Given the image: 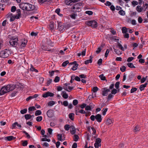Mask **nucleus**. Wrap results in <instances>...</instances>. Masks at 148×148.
Wrapping results in <instances>:
<instances>
[{"label": "nucleus", "mask_w": 148, "mask_h": 148, "mask_svg": "<svg viewBox=\"0 0 148 148\" xmlns=\"http://www.w3.org/2000/svg\"><path fill=\"white\" fill-rule=\"evenodd\" d=\"M10 53V51L5 49L1 51L0 52V57L3 58H7L8 57Z\"/></svg>", "instance_id": "nucleus-4"}, {"label": "nucleus", "mask_w": 148, "mask_h": 148, "mask_svg": "<svg viewBox=\"0 0 148 148\" xmlns=\"http://www.w3.org/2000/svg\"><path fill=\"white\" fill-rule=\"evenodd\" d=\"M92 61V56H90L89 59L85 61L84 63L86 64H88L89 63H91Z\"/></svg>", "instance_id": "nucleus-20"}, {"label": "nucleus", "mask_w": 148, "mask_h": 148, "mask_svg": "<svg viewBox=\"0 0 148 148\" xmlns=\"http://www.w3.org/2000/svg\"><path fill=\"white\" fill-rule=\"evenodd\" d=\"M136 9L138 12H140L142 11L143 8L140 6L138 5L137 6Z\"/></svg>", "instance_id": "nucleus-32"}, {"label": "nucleus", "mask_w": 148, "mask_h": 148, "mask_svg": "<svg viewBox=\"0 0 148 148\" xmlns=\"http://www.w3.org/2000/svg\"><path fill=\"white\" fill-rule=\"evenodd\" d=\"M70 132L72 134H74L75 133L76 129L74 126L71 125L70 127Z\"/></svg>", "instance_id": "nucleus-17"}, {"label": "nucleus", "mask_w": 148, "mask_h": 148, "mask_svg": "<svg viewBox=\"0 0 148 148\" xmlns=\"http://www.w3.org/2000/svg\"><path fill=\"white\" fill-rule=\"evenodd\" d=\"M109 52V50L108 49H107L105 53V57L107 58V57Z\"/></svg>", "instance_id": "nucleus-58"}, {"label": "nucleus", "mask_w": 148, "mask_h": 148, "mask_svg": "<svg viewBox=\"0 0 148 148\" xmlns=\"http://www.w3.org/2000/svg\"><path fill=\"white\" fill-rule=\"evenodd\" d=\"M70 127L69 125L66 124L64 126V129L66 131H68L69 130Z\"/></svg>", "instance_id": "nucleus-43"}, {"label": "nucleus", "mask_w": 148, "mask_h": 148, "mask_svg": "<svg viewBox=\"0 0 148 148\" xmlns=\"http://www.w3.org/2000/svg\"><path fill=\"white\" fill-rule=\"evenodd\" d=\"M38 18L37 16H32L30 18V21L32 22H34L36 21Z\"/></svg>", "instance_id": "nucleus-22"}, {"label": "nucleus", "mask_w": 148, "mask_h": 148, "mask_svg": "<svg viewBox=\"0 0 148 148\" xmlns=\"http://www.w3.org/2000/svg\"><path fill=\"white\" fill-rule=\"evenodd\" d=\"M52 82V79H49L47 82V86H49L50 84Z\"/></svg>", "instance_id": "nucleus-55"}, {"label": "nucleus", "mask_w": 148, "mask_h": 148, "mask_svg": "<svg viewBox=\"0 0 148 148\" xmlns=\"http://www.w3.org/2000/svg\"><path fill=\"white\" fill-rule=\"evenodd\" d=\"M4 138L5 140H7L8 141H10L11 140H14L15 138L14 137L12 136L5 137Z\"/></svg>", "instance_id": "nucleus-21"}, {"label": "nucleus", "mask_w": 148, "mask_h": 148, "mask_svg": "<svg viewBox=\"0 0 148 148\" xmlns=\"http://www.w3.org/2000/svg\"><path fill=\"white\" fill-rule=\"evenodd\" d=\"M35 8L34 5L27 3V11H31L34 10Z\"/></svg>", "instance_id": "nucleus-10"}, {"label": "nucleus", "mask_w": 148, "mask_h": 148, "mask_svg": "<svg viewBox=\"0 0 148 148\" xmlns=\"http://www.w3.org/2000/svg\"><path fill=\"white\" fill-rule=\"evenodd\" d=\"M117 90L116 89L114 88L112 90L111 94L115 95L117 93Z\"/></svg>", "instance_id": "nucleus-64"}, {"label": "nucleus", "mask_w": 148, "mask_h": 148, "mask_svg": "<svg viewBox=\"0 0 148 148\" xmlns=\"http://www.w3.org/2000/svg\"><path fill=\"white\" fill-rule=\"evenodd\" d=\"M114 51L118 55H120L122 54V52L120 51L119 50L114 48Z\"/></svg>", "instance_id": "nucleus-29"}, {"label": "nucleus", "mask_w": 148, "mask_h": 148, "mask_svg": "<svg viewBox=\"0 0 148 148\" xmlns=\"http://www.w3.org/2000/svg\"><path fill=\"white\" fill-rule=\"evenodd\" d=\"M41 112L40 110H37L36 111L35 115L36 116H37L41 115Z\"/></svg>", "instance_id": "nucleus-34"}, {"label": "nucleus", "mask_w": 148, "mask_h": 148, "mask_svg": "<svg viewBox=\"0 0 148 148\" xmlns=\"http://www.w3.org/2000/svg\"><path fill=\"white\" fill-rule=\"evenodd\" d=\"M85 109L86 110H91V108L89 106H86Z\"/></svg>", "instance_id": "nucleus-63"}, {"label": "nucleus", "mask_w": 148, "mask_h": 148, "mask_svg": "<svg viewBox=\"0 0 148 148\" xmlns=\"http://www.w3.org/2000/svg\"><path fill=\"white\" fill-rule=\"evenodd\" d=\"M119 13L121 15L124 16L125 14V12L123 10H121L119 12Z\"/></svg>", "instance_id": "nucleus-39"}, {"label": "nucleus", "mask_w": 148, "mask_h": 148, "mask_svg": "<svg viewBox=\"0 0 148 148\" xmlns=\"http://www.w3.org/2000/svg\"><path fill=\"white\" fill-rule=\"evenodd\" d=\"M107 108H104L103 109L102 112L103 115H104L106 114V112H107Z\"/></svg>", "instance_id": "nucleus-59"}, {"label": "nucleus", "mask_w": 148, "mask_h": 148, "mask_svg": "<svg viewBox=\"0 0 148 148\" xmlns=\"http://www.w3.org/2000/svg\"><path fill=\"white\" fill-rule=\"evenodd\" d=\"M88 25L91 26L93 27H97V23L95 21H90L88 22Z\"/></svg>", "instance_id": "nucleus-6"}, {"label": "nucleus", "mask_w": 148, "mask_h": 148, "mask_svg": "<svg viewBox=\"0 0 148 148\" xmlns=\"http://www.w3.org/2000/svg\"><path fill=\"white\" fill-rule=\"evenodd\" d=\"M27 40L25 39H22L21 42V47H25L27 44Z\"/></svg>", "instance_id": "nucleus-14"}, {"label": "nucleus", "mask_w": 148, "mask_h": 148, "mask_svg": "<svg viewBox=\"0 0 148 148\" xmlns=\"http://www.w3.org/2000/svg\"><path fill=\"white\" fill-rule=\"evenodd\" d=\"M58 139V140L62 141L65 140V138L62 136V134H58L57 135Z\"/></svg>", "instance_id": "nucleus-16"}, {"label": "nucleus", "mask_w": 148, "mask_h": 148, "mask_svg": "<svg viewBox=\"0 0 148 148\" xmlns=\"http://www.w3.org/2000/svg\"><path fill=\"white\" fill-rule=\"evenodd\" d=\"M98 90V88L97 87H95L92 89V91L93 93H95Z\"/></svg>", "instance_id": "nucleus-35"}, {"label": "nucleus", "mask_w": 148, "mask_h": 148, "mask_svg": "<svg viewBox=\"0 0 148 148\" xmlns=\"http://www.w3.org/2000/svg\"><path fill=\"white\" fill-rule=\"evenodd\" d=\"M42 117L41 116H39L37 117L36 118V121L38 122H40L42 121Z\"/></svg>", "instance_id": "nucleus-41"}, {"label": "nucleus", "mask_w": 148, "mask_h": 148, "mask_svg": "<svg viewBox=\"0 0 148 148\" xmlns=\"http://www.w3.org/2000/svg\"><path fill=\"white\" fill-rule=\"evenodd\" d=\"M17 126L19 127H21V126L17 122H15L14 123H13L12 125V129H13L16 126Z\"/></svg>", "instance_id": "nucleus-19"}, {"label": "nucleus", "mask_w": 148, "mask_h": 148, "mask_svg": "<svg viewBox=\"0 0 148 148\" xmlns=\"http://www.w3.org/2000/svg\"><path fill=\"white\" fill-rule=\"evenodd\" d=\"M55 24L53 23H51L50 24L49 26L51 29H53L55 27Z\"/></svg>", "instance_id": "nucleus-44"}, {"label": "nucleus", "mask_w": 148, "mask_h": 148, "mask_svg": "<svg viewBox=\"0 0 148 148\" xmlns=\"http://www.w3.org/2000/svg\"><path fill=\"white\" fill-rule=\"evenodd\" d=\"M15 86L12 84H8L2 87L0 90V95H3L15 89Z\"/></svg>", "instance_id": "nucleus-2"}, {"label": "nucleus", "mask_w": 148, "mask_h": 148, "mask_svg": "<svg viewBox=\"0 0 148 148\" xmlns=\"http://www.w3.org/2000/svg\"><path fill=\"white\" fill-rule=\"evenodd\" d=\"M16 9V8L15 6H12L11 8V11L12 12H14L15 11Z\"/></svg>", "instance_id": "nucleus-62"}, {"label": "nucleus", "mask_w": 148, "mask_h": 148, "mask_svg": "<svg viewBox=\"0 0 148 148\" xmlns=\"http://www.w3.org/2000/svg\"><path fill=\"white\" fill-rule=\"evenodd\" d=\"M113 123L112 120L109 118L107 119L106 121V123L108 125H110L112 124Z\"/></svg>", "instance_id": "nucleus-27"}, {"label": "nucleus", "mask_w": 148, "mask_h": 148, "mask_svg": "<svg viewBox=\"0 0 148 148\" xmlns=\"http://www.w3.org/2000/svg\"><path fill=\"white\" fill-rule=\"evenodd\" d=\"M27 4V3H21L19 4V7L23 10H26Z\"/></svg>", "instance_id": "nucleus-8"}, {"label": "nucleus", "mask_w": 148, "mask_h": 148, "mask_svg": "<svg viewBox=\"0 0 148 148\" xmlns=\"http://www.w3.org/2000/svg\"><path fill=\"white\" fill-rule=\"evenodd\" d=\"M103 46H101V47L98 48L97 49V50L96 51V53L97 54L99 53L101 50L103 48Z\"/></svg>", "instance_id": "nucleus-42"}, {"label": "nucleus", "mask_w": 148, "mask_h": 148, "mask_svg": "<svg viewBox=\"0 0 148 148\" xmlns=\"http://www.w3.org/2000/svg\"><path fill=\"white\" fill-rule=\"evenodd\" d=\"M110 91L109 89H107L106 88H104L103 89L102 95L104 96H106L108 95V92Z\"/></svg>", "instance_id": "nucleus-12"}, {"label": "nucleus", "mask_w": 148, "mask_h": 148, "mask_svg": "<svg viewBox=\"0 0 148 148\" xmlns=\"http://www.w3.org/2000/svg\"><path fill=\"white\" fill-rule=\"evenodd\" d=\"M95 119L98 122H101L102 120L101 115L99 114L96 115L95 116Z\"/></svg>", "instance_id": "nucleus-15"}, {"label": "nucleus", "mask_w": 148, "mask_h": 148, "mask_svg": "<svg viewBox=\"0 0 148 148\" xmlns=\"http://www.w3.org/2000/svg\"><path fill=\"white\" fill-rule=\"evenodd\" d=\"M137 90V89L136 88H132L131 89V90H130V92L131 93H133L134 92L136 91Z\"/></svg>", "instance_id": "nucleus-61"}, {"label": "nucleus", "mask_w": 148, "mask_h": 148, "mask_svg": "<svg viewBox=\"0 0 148 148\" xmlns=\"http://www.w3.org/2000/svg\"><path fill=\"white\" fill-rule=\"evenodd\" d=\"M122 32L123 34L126 33L128 32L127 29L125 27H123L122 29Z\"/></svg>", "instance_id": "nucleus-37"}, {"label": "nucleus", "mask_w": 148, "mask_h": 148, "mask_svg": "<svg viewBox=\"0 0 148 148\" xmlns=\"http://www.w3.org/2000/svg\"><path fill=\"white\" fill-rule=\"evenodd\" d=\"M69 84H65L63 86V89L66 90L70 92L73 88V87L69 86Z\"/></svg>", "instance_id": "nucleus-5"}, {"label": "nucleus", "mask_w": 148, "mask_h": 148, "mask_svg": "<svg viewBox=\"0 0 148 148\" xmlns=\"http://www.w3.org/2000/svg\"><path fill=\"white\" fill-rule=\"evenodd\" d=\"M65 3L67 5H71L73 3L72 0H65Z\"/></svg>", "instance_id": "nucleus-25"}, {"label": "nucleus", "mask_w": 148, "mask_h": 148, "mask_svg": "<svg viewBox=\"0 0 148 148\" xmlns=\"http://www.w3.org/2000/svg\"><path fill=\"white\" fill-rule=\"evenodd\" d=\"M132 4L134 6H135V5L138 4V2L136 1H133L132 2Z\"/></svg>", "instance_id": "nucleus-53"}, {"label": "nucleus", "mask_w": 148, "mask_h": 148, "mask_svg": "<svg viewBox=\"0 0 148 148\" xmlns=\"http://www.w3.org/2000/svg\"><path fill=\"white\" fill-rule=\"evenodd\" d=\"M47 114L49 117L51 118L54 115L53 111L51 110H48L47 112Z\"/></svg>", "instance_id": "nucleus-13"}, {"label": "nucleus", "mask_w": 148, "mask_h": 148, "mask_svg": "<svg viewBox=\"0 0 148 148\" xmlns=\"http://www.w3.org/2000/svg\"><path fill=\"white\" fill-rule=\"evenodd\" d=\"M49 75L50 76L52 77L54 75V71H49Z\"/></svg>", "instance_id": "nucleus-54"}, {"label": "nucleus", "mask_w": 148, "mask_h": 148, "mask_svg": "<svg viewBox=\"0 0 148 148\" xmlns=\"http://www.w3.org/2000/svg\"><path fill=\"white\" fill-rule=\"evenodd\" d=\"M31 117V115L29 114H26L25 115V119L26 120L30 119Z\"/></svg>", "instance_id": "nucleus-40"}, {"label": "nucleus", "mask_w": 148, "mask_h": 148, "mask_svg": "<svg viewBox=\"0 0 148 148\" xmlns=\"http://www.w3.org/2000/svg\"><path fill=\"white\" fill-rule=\"evenodd\" d=\"M85 13L89 15H91L93 14V12L91 11H86Z\"/></svg>", "instance_id": "nucleus-51"}, {"label": "nucleus", "mask_w": 148, "mask_h": 148, "mask_svg": "<svg viewBox=\"0 0 148 148\" xmlns=\"http://www.w3.org/2000/svg\"><path fill=\"white\" fill-rule=\"evenodd\" d=\"M41 140L42 141H47L48 142H49L50 141V140L49 139H47L45 138H42Z\"/></svg>", "instance_id": "nucleus-56"}, {"label": "nucleus", "mask_w": 148, "mask_h": 148, "mask_svg": "<svg viewBox=\"0 0 148 148\" xmlns=\"http://www.w3.org/2000/svg\"><path fill=\"white\" fill-rule=\"evenodd\" d=\"M76 16H77V15L74 13H73L72 14H71L70 15V17L72 18L73 19H75L76 17Z\"/></svg>", "instance_id": "nucleus-57"}, {"label": "nucleus", "mask_w": 148, "mask_h": 148, "mask_svg": "<svg viewBox=\"0 0 148 148\" xmlns=\"http://www.w3.org/2000/svg\"><path fill=\"white\" fill-rule=\"evenodd\" d=\"M147 83H146L144 84L141 85L140 87V91L144 90V88L147 85Z\"/></svg>", "instance_id": "nucleus-24"}, {"label": "nucleus", "mask_w": 148, "mask_h": 148, "mask_svg": "<svg viewBox=\"0 0 148 148\" xmlns=\"http://www.w3.org/2000/svg\"><path fill=\"white\" fill-rule=\"evenodd\" d=\"M18 38L16 36H12L10 38L9 43L10 45L13 47L16 46L18 44Z\"/></svg>", "instance_id": "nucleus-3"}, {"label": "nucleus", "mask_w": 148, "mask_h": 148, "mask_svg": "<svg viewBox=\"0 0 148 148\" xmlns=\"http://www.w3.org/2000/svg\"><path fill=\"white\" fill-rule=\"evenodd\" d=\"M30 71H35L36 73H37L38 72V71L31 64V68H30Z\"/></svg>", "instance_id": "nucleus-31"}, {"label": "nucleus", "mask_w": 148, "mask_h": 148, "mask_svg": "<svg viewBox=\"0 0 148 148\" xmlns=\"http://www.w3.org/2000/svg\"><path fill=\"white\" fill-rule=\"evenodd\" d=\"M36 110L34 106H31L28 108V111L30 113H31V112Z\"/></svg>", "instance_id": "nucleus-26"}, {"label": "nucleus", "mask_w": 148, "mask_h": 148, "mask_svg": "<svg viewBox=\"0 0 148 148\" xmlns=\"http://www.w3.org/2000/svg\"><path fill=\"white\" fill-rule=\"evenodd\" d=\"M55 103V102L53 101H50L48 103V106H53Z\"/></svg>", "instance_id": "nucleus-36"}, {"label": "nucleus", "mask_w": 148, "mask_h": 148, "mask_svg": "<svg viewBox=\"0 0 148 148\" xmlns=\"http://www.w3.org/2000/svg\"><path fill=\"white\" fill-rule=\"evenodd\" d=\"M126 69V67L125 66H122L120 69V70L122 72L125 71Z\"/></svg>", "instance_id": "nucleus-50"}, {"label": "nucleus", "mask_w": 148, "mask_h": 148, "mask_svg": "<svg viewBox=\"0 0 148 148\" xmlns=\"http://www.w3.org/2000/svg\"><path fill=\"white\" fill-rule=\"evenodd\" d=\"M43 146L46 147H48L49 146V144L47 142L43 143L42 144Z\"/></svg>", "instance_id": "nucleus-60"}, {"label": "nucleus", "mask_w": 148, "mask_h": 148, "mask_svg": "<svg viewBox=\"0 0 148 148\" xmlns=\"http://www.w3.org/2000/svg\"><path fill=\"white\" fill-rule=\"evenodd\" d=\"M117 47L122 51H124V49L121 45L118 42L117 44Z\"/></svg>", "instance_id": "nucleus-38"}, {"label": "nucleus", "mask_w": 148, "mask_h": 148, "mask_svg": "<svg viewBox=\"0 0 148 148\" xmlns=\"http://www.w3.org/2000/svg\"><path fill=\"white\" fill-rule=\"evenodd\" d=\"M69 117L71 120H73L74 119V114L71 113L69 114Z\"/></svg>", "instance_id": "nucleus-49"}, {"label": "nucleus", "mask_w": 148, "mask_h": 148, "mask_svg": "<svg viewBox=\"0 0 148 148\" xmlns=\"http://www.w3.org/2000/svg\"><path fill=\"white\" fill-rule=\"evenodd\" d=\"M62 96L63 98L65 99H66L68 98V96L65 91H62Z\"/></svg>", "instance_id": "nucleus-23"}, {"label": "nucleus", "mask_w": 148, "mask_h": 148, "mask_svg": "<svg viewBox=\"0 0 148 148\" xmlns=\"http://www.w3.org/2000/svg\"><path fill=\"white\" fill-rule=\"evenodd\" d=\"M101 140L99 138H97L96 139L95 143L94 144V146L95 147H98L101 146Z\"/></svg>", "instance_id": "nucleus-9"}, {"label": "nucleus", "mask_w": 148, "mask_h": 148, "mask_svg": "<svg viewBox=\"0 0 148 148\" xmlns=\"http://www.w3.org/2000/svg\"><path fill=\"white\" fill-rule=\"evenodd\" d=\"M76 62L75 61L71 63V64H73L74 63H75V64L73 66V67L71 68V69L73 71H75L76 70L77 67L78 66V65L77 63H76Z\"/></svg>", "instance_id": "nucleus-18"}, {"label": "nucleus", "mask_w": 148, "mask_h": 148, "mask_svg": "<svg viewBox=\"0 0 148 148\" xmlns=\"http://www.w3.org/2000/svg\"><path fill=\"white\" fill-rule=\"evenodd\" d=\"M80 5L78 3H77L73 5L71 8L74 12H78L80 9Z\"/></svg>", "instance_id": "nucleus-7"}, {"label": "nucleus", "mask_w": 148, "mask_h": 148, "mask_svg": "<svg viewBox=\"0 0 148 148\" xmlns=\"http://www.w3.org/2000/svg\"><path fill=\"white\" fill-rule=\"evenodd\" d=\"M140 130V127L138 125H136L134 130V132H136L139 131Z\"/></svg>", "instance_id": "nucleus-28"}, {"label": "nucleus", "mask_w": 148, "mask_h": 148, "mask_svg": "<svg viewBox=\"0 0 148 148\" xmlns=\"http://www.w3.org/2000/svg\"><path fill=\"white\" fill-rule=\"evenodd\" d=\"M127 65L130 68H135V67L134 66L133 64L132 63L128 62Z\"/></svg>", "instance_id": "nucleus-33"}, {"label": "nucleus", "mask_w": 148, "mask_h": 148, "mask_svg": "<svg viewBox=\"0 0 148 148\" xmlns=\"http://www.w3.org/2000/svg\"><path fill=\"white\" fill-rule=\"evenodd\" d=\"M60 9L59 8L56 9L55 10V12L59 16H62V14H60Z\"/></svg>", "instance_id": "nucleus-45"}, {"label": "nucleus", "mask_w": 148, "mask_h": 148, "mask_svg": "<svg viewBox=\"0 0 148 148\" xmlns=\"http://www.w3.org/2000/svg\"><path fill=\"white\" fill-rule=\"evenodd\" d=\"M73 138L75 142H76L78 140L79 138V137L78 135L75 134L74 135Z\"/></svg>", "instance_id": "nucleus-30"}, {"label": "nucleus", "mask_w": 148, "mask_h": 148, "mask_svg": "<svg viewBox=\"0 0 148 148\" xmlns=\"http://www.w3.org/2000/svg\"><path fill=\"white\" fill-rule=\"evenodd\" d=\"M99 77L102 80H104L106 79L105 77L104 76V75L103 74L99 75Z\"/></svg>", "instance_id": "nucleus-47"}, {"label": "nucleus", "mask_w": 148, "mask_h": 148, "mask_svg": "<svg viewBox=\"0 0 148 148\" xmlns=\"http://www.w3.org/2000/svg\"><path fill=\"white\" fill-rule=\"evenodd\" d=\"M15 86L12 84H8L2 87L0 90V95H3L15 89Z\"/></svg>", "instance_id": "nucleus-1"}, {"label": "nucleus", "mask_w": 148, "mask_h": 148, "mask_svg": "<svg viewBox=\"0 0 148 148\" xmlns=\"http://www.w3.org/2000/svg\"><path fill=\"white\" fill-rule=\"evenodd\" d=\"M54 95L53 93L49 92H47L42 95V97L44 98H46L48 97H53Z\"/></svg>", "instance_id": "nucleus-11"}, {"label": "nucleus", "mask_w": 148, "mask_h": 148, "mask_svg": "<svg viewBox=\"0 0 148 148\" xmlns=\"http://www.w3.org/2000/svg\"><path fill=\"white\" fill-rule=\"evenodd\" d=\"M27 111V109H24L23 110H21L20 111L21 113L22 114H24L26 113Z\"/></svg>", "instance_id": "nucleus-48"}, {"label": "nucleus", "mask_w": 148, "mask_h": 148, "mask_svg": "<svg viewBox=\"0 0 148 148\" xmlns=\"http://www.w3.org/2000/svg\"><path fill=\"white\" fill-rule=\"evenodd\" d=\"M69 62L68 60H66L64 62H63L62 64V66H65Z\"/></svg>", "instance_id": "nucleus-46"}, {"label": "nucleus", "mask_w": 148, "mask_h": 148, "mask_svg": "<svg viewBox=\"0 0 148 148\" xmlns=\"http://www.w3.org/2000/svg\"><path fill=\"white\" fill-rule=\"evenodd\" d=\"M60 77L58 76L56 77L54 79V82H58L60 81Z\"/></svg>", "instance_id": "nucleus-52"}]
</instances>
